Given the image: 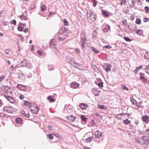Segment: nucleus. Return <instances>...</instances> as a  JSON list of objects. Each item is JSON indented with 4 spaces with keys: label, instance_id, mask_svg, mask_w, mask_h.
<instances>
[{
    "label": "nucleus",
    "instance_id": "40",
    "mask_svg": "<svg viewBox=\"0 0 149 149\" xmlns=\"http://www.w3.org/2000/svg\"><path fill=\"white\" fill-rule=\"evenodd\" d=\"M10 22L11 24H13L14 25H16V21L15 20H11Z\"/></svg>",
    "mask_w": 149,
    "mask_h": 149
},
{
    "label": "nucleus",
    "instance_id": "32",
    "mask_svg": "<svg viewBox=\"0 0 149 149\" xmlns=\"http://www.w3.org/2000/svg\"><path fill=\"white\" fill-rule=\"evenodd\" d=\"M23 28V27L22 26L21 24H19L17 27L18 30L19 31H23L22 29Z\"/></svg>",
    "mask_w": 149,
    "mask_h": 149
},
{
    "label": "nucleus",
    "instance_id": "5",
    "mask_svg": "<svg viewBox=\"0 0 149 149\" xmlns=\"http://www.w3.org/2000/svg\"><path fill=\"white\" fill-rule=\"evenodd\" d=\"M29 109L31 112L33 114H36L39 111V108L38 107H32L31 106H29Z\"/></svg>",
    "mask_w": 149,
    "mask_h": 149
},
{
    "label": "nucleus",
    "instance_id": "27",
    "mask_svg": "<svg viewBox=\"0 0 149 149\" xmlns=\"http://www.w3.org/2000/svg\"><path fill=\"white\" fill-rule=\"evenodd\" d=\"M41 11H44L47 9L46 7L43 4L41 6Z\"/></svg>",
    "mask_w": 149,
    "mask_h": 149
},
{
    "label": "nucleus",
    "instance_id": "14",
    "mask_svg": "<svg viewBox=\"0 0 149 149\" xmlns=\"http://www.w3.org/2000/svg\"><path fill=\"white\" fill-rule=\"evenodd\" d=\"M29 64V63L27 62L26 60H24L23 61H21L20 63L21 66L22 67L26 66L28 65Z\"/></svg>",
    "mask_w": 149,
    "mask_h": 149
},
{
    "label": "nucleus",
    "instance_id": "33",
    "mask_svg": "<svg viewBox=\"0 0 149 149\" xmlns=\"http://www.w3.org/2000/svg\"><path fill=\"white\" fill-rule=\"evenodd\" d=\"M23 104L26 105V106H28L29 105L31 104V103L29 102H28L26 101H23Z\"/></svg>",
    "mask_w": 149,
    "mask_h": 149
},
{
    "label": "nucleus",
    "instance_id": "23",
    "mask_svg": "<svg viewBox=\"0 0 149 149\" xmlns=\"http://www.w3.org/2000/svg\"><path fill=\"white\" fill-rule=\"evenodd\" d=\"M136 33L139 36H142L143 34V31L142 30L138 29L136 31Z\"/></svg>",
    "mask_w": 149,
    "mask_h": 149
},
{
    "label": "nucleus",
    "instance_id": "49",
    "mask_svg": "<svg viewBox=\"0 0 149 149\" xmlns=\"http://www.w3.org/2000/svg\"><path fill=\"white\" fill-rule=\"evenodd\" d=\"M37 53L40 56H42L43 54V52L40 50L38 51Z\"/></svg>",
    "mask_w": 149,
    "mask_h": 149
},
{
    "label": "nucleus",
    "instance_id": "50",
    "mask_svg": "<svg viewBox=\"0 0 149 149\" xmlns=\"http://www.w3.org/2000/svg\"><path fill=\"white\" fill-rule=\"evenodd\" d=\"M97 35V32L96 31H94L93 33V38L95 37Z\"/></svg>",
    "mask_w": 149,
    "mask_h": 149
},
{
    "label": "nucleus",
    "instance_id": "43",
    "mask_svg": "<svg viewBox=\"0 0 149 149\" xmlns=\"http://www.w3.org/2000/svg\"><path fill=\"white\" fill-rule=\"evenodd\" d=\"M122 87L123 88L124 90H126L127 91H129V89L128 88L126 87L125 85H122Z\"/></svg>",
    "mask_w": 149,
    "mask_h": 149
},
{
    "label": "nucleus",
    "instance_id": "7",
    "mask_svg": "<svg viewBox=\"0 0 149 149\" xmlns=\"http://www.w3.org/2000/svg\"><path fill=\"white\" fill-rule=\"evenodd\" d=\"M3 110L5 113H12L13 111V108L10 106H6L3 108Z\"/></svg>",
    "mask_w": 149,
    "mask_h": 149
},
{
    "label": "nucleus",
    "instance_id": "52",
    "mask_svg": "<svg viewBox=\"0 0 149 149\" xmlns=\"http://www.w3.org/2000/svg\"><path fill=\"white\" fill-rule=\"evenodd\" d=\"M63 22L64 23V24L65 26H68V22L65 19L63 20Z\"/></svg>",
    "mask_w": 149,
    "mask_h": 149
},
{
    "label": "nucleus",
    "instance_id": "44",
    "mask_svg": "<svg viewBox=\"0 0 149 149\" xmlns=\"http://www.w3.org/2000/svg\"><path fill=\"white\" fill-rule=\"evenodd\" d=\"M131 100L133 105L136 104V103H137V102L134 99Z\"/></svg>",
    "mask_w": 149,
    "mask_h": 149
},
{
    "label": "nucleus",
    "instance_id": "3",
    "mask_svg": "<svg viewBox=\"0 0 149 149\" xmlns=\"http://www.w3.org/2000/svg\"><path fill=\"white\" fill-rule=\"evenodd\" d=\"M90 41L87 40V38L85 37L82 38L80 41L81 46L82 48H84L85 47L84 44L85 43L87 44V46L90 45Z\"/></svg>",
    "mask_w": 149,
    "mask_h": 149
},
{
    "label": "nucleus",
    "instance_id": "35",
    "mask_svg": "<svg viewBox=\"0 0 149 149\" xmlns=\"http://www.w3.org/2000/svg\"><path fill=\"white\" fill-rule=\"evenodd\" d=\"M54 136H56V137H58L60 139H61L62 138V137L60 135L58 134H57V133L54 134Z\"/></svg>",
    "mask_w": 149,
    "mask_h": 149
},
{
    "label": "nucleus",
    "instance_id": "46",
    "mask_svg": "<svg viewBox=\"0 0 149 149\" xmlns=\"http://www.w3.org/2000/svg\"><path fill=\"white\" fill-rule=\"evenodd\" d=\"M92 68L93 69L95 70V71H97V70H98V68L95 65H92Z\"/></svg>",
    "mask_w": 149,
    "mask_h": 149
},
{
    "label": "nucleus",
    "instance_id": "62",
    "mask_svg": "<svg viewBox=\"0 0 149 149\" xmlns=\"http://www.w3.org/2000/svg\"><path fill=\"white\" fill-rule=\"evenodd\" d=\"M19 97L21 100H22L24 98V96L23 95H20Z\"/></svg>",
    "mask_w": 149,
    "mask_h": 149
},
{
    "label": "nucleus",
    "instance_id": "42",
    "mask_svg": "<svg viewBox=\"0 0 149 149\" xmlns=\"http://www.w3.org/2000/svg\"><path fill=\"white\" fill-rule=\"evenodd\" d=\"M92 2L93 3V6L94 7H95L97 5V2L95 0H92Z\"/></svg>",
    "mask_w": 149,
    "mask_h": 149
},
{
    "label": "nucleus",
    "instance_id": "4",
    "mask_svg": "<svg viewBox=\"0 0 149 149\" xmlns=\"http://www.w3.org/2000/svg\"><path fill=\"white\" fill-rule=\"evenodd\" d=\"M56 43L55 40L54 39L51 40L49 42V46L51 48L54 49L55 51L57 53V49L56 47Z\"/></svg>",
    "mask_w": 149,
    "mask_h": 149
},
{
    "label": "nucleus",
    "instance_id": "57",
    "mask_svg": "<svg viewBox=\"0 0 149 149\" xmlns=\"http://www.w3.org/2000/svg\"><path fill=\"white\" fill-rule=\"evenodd\" d=\"M10 70L11 71H13L14 70H15V68H14V67H13V66L12 65L11 67L10 68Z\"/></svg>",
    "mask_w": 149,
    "mask_h": 149
},
{
    "label": "nucleus",
    "instance_id": "45",
    "mask_svg": "<svg viewBox=\"0 0 149 149\" xmlns=\"http://www.w3.org/2000/svg\"><path fill=\"white\" fill-rule=\"evenodd\" d=\"M124 122L126 124L130 123V121H129L128 119H126L124 120Z\"/></svg>",
    "mask_w": 149,
    "mask_h": 149
},
{
    "label": "nucleus",
    "instance_id": "38",
    "mask_svg": "<svg viewBox=\"0 0 149 149\" xmlns=\"http://www.w3.org/2000/svg\"><path fill=\"white\" fill-rule=\"evenodd\" d=\"M141 22V20L140 19H137L136 20V23L138 24H140Z\"/></svg>",
    "mask_w": 149,
    "mask_h": 149
},
{
    "label": "nucleus",
    "instance_id": "58",
    "mask_svg": "<svg viewBox=\"0 0 149 149\" xmlns=\"http://www.w3.org/2000/svg\"><path fill=\"white\" fill-rule=\"evenodd\" d=\"M143 21L144 22H148L149 21V19L148 18H144Z\"/></svg>",
    "mask_w": 149,
    "mask_h": 149
},
{
    "label": "nucleus",
    "instance_id": "48",
    "mask_svg": "<svg viewBox=\"0 0 149 149\" xmlns=\"http://www.w3.org/2000/svg\"><path fill=\"white\" fill-rule=\"evenodd\" d=\"M97 85L100 87H103V83L102 82H100L98 83Z\"/></svg>",
    "mask_w": 149,
    "mask_h": 149
},
{
    "label": "nucleus",
    "instance_id": "51",
    "mask_svg": "<svg viewBox=\"0 0 149 149\" xmlns=\"http://www.w3.org/2000/svg\"><path fill=\"white\" fill-rule=\"evenodd\" d=\"M47 136L50 139H52L53 138V136L51 134H48Z\"/></svg>",
    "mask_w": 149,
    "mask_h": 149
},
{
    "label": "nucleus",
    "instance_id": "54",
    "mask_svg": "<svg viewBox=\"0 0 149 149\" xmlns=\"http://www.w3.org/2000/svg\"><path fill=\"white\" fill-rule=\"evenodd\" d=\"M5 78V76L4 75H2L0 77V83Z\"/></svg>",
    "mask_w": 149,
    "mask_h": 149
},
{
    "label": "nucleus",
    "instance_id": "24",
    "mask_svg": "<svg viewBox=\"0 0 149 149\" xmlns=\"http://www.w3.org/2000/svg\"><path fill=\"white\" fill-rule=\"evenodd\" d=\"M6 13V11L5 10L1 11L0 13V17H2L5 16Z\"/></svg>",
    "mask_w": 149,
    "mask_h": 149
},
{
    "label": "nucleus",
    "instance_id": "63",
    "mask_svg": "<svg viewBox=\"0 0 149 149\" xmlns=\"http://www.w3.org/2000/svg\"><path fill=\"white\" fill-rule=\"evenodd\" d=\"M23 31L25 33H27L28 31V29L26 28Z\"/></svg>",
    "mask_w": 149,
    "mask_h": 149
},
{
    "label": "nucleus",
    "instance_id": "34",
    "mask_svg": "<svg viewBox=\"0 0 149 149\" xmlns=\"http://www.w3.org/2000/svg\"><path fill=\"white\" fill-rule=\"evenodd\" d=\"M98 107L99 108H100L101 109H105L106 108V107L103 105H101L100 106L98 105Z\"/></svg>",
    "mask_w": 149,
    "mask_h": 149
},
{
    "label": "nucleus",
    "instance_id": "20",
    "mask_svg": "<svg viewBox=\"0 0 149 149\" xmlns=\"http://www.w3.org/2000/svg\"><path fill=\"white\" fill-rule=\"evenodd\" d=\"M15 122L16 123L20 124L22 123V120L21 118H18L15 119Z\"/></svg>",
    "mask_w": 149,
    "mask_h": 149
},
{
    "label": "nucleus",
    "instance_id": "64",
    "mask_svg": "<svg viewBox=\"0 0 149 149\" xmlns=\"http://www.w3.org/2000/svg\"><path fill=\"white\" fill-rule=\"evenodd\" d=\"M75 50L76 51L78 52H80V50L79 48H76L75 49Z\"/></svg>",
    "mask_w": 149,
    "mask_h": 149
},
{
    "label": "nucleus",
    "instance_id": "25",
    "mask_svg": "<svg viewBox=\"0 0 149 149\" xmlns=\"http://www.w3.org/2000/svg\"><path fill=\"white\" fill-rule=\"evenodd\" d=\"M148 116H143L142 118L143 120L145 122H146V123H147V122L148 119Z\"/></svg>",
    "mask_w": 149,
    "mask_h": 149
},
{
    "label": "nucleus",
    "instance_id": "59",
    "mask_svg": "<svg viewBox=\"0 0 149 149\" xmlns=\"http://www.w3.org/2000/svg\"><path fill=\"white\" fill-rule=\"evenodd\" d=\"M139 71V70L138 69L136 68L135 70H134V73L135 74H136Z\"/></svg>",
    "mask_w": 149,
    "mask_h": 149
},
{
    "label": "nucleus",
    "instance_id": "28",
    "mask_svg": "<svg viewBox=\"0 0 149 149\" xmlns=\"http://www.w3.org/2000/svg\"><path fill=\"white\" fill-rule=\"evenodd\" d=\"M123 25H124L125 26H127L128 25V23L126 19H124L122 21Z\"/></svg>",
    "mask_w": 149,
    "mask_h": 149
},
{
    "label": "nucleus",
    "instance_id": "8",
    "mask_svg": "<svg viewBox=\"0 0 149 149\" xmlns=\"http://www.w3.org/2000/svg\"><path fill=\"white\" fill-rule=\"evenodd\" d=\"M95 136V138H96V139L95 140V141L97 142V143H99L100 141L99 140H97V138H99L101 137L102 135V133L99 132L98 131H97L94 134Z\"/></svg>",
    "mask_w": 149,
    "mask_h": 149
},
{
    "label": "nucleus",
    "instance_id": "17",
    "mask_svg": "<svg viewBox=\"0 0 149 149\" xmlns=\"http://www.w3.org/2000/svg\"><path fill=\"white\" fill-rule=\"evenodd\" d=\"M18 17H19L20 19L22 21L26 20L28 19L23 14H22L21 15L18 16Z\"/></svg>",
    "mask_w": 149,
    "mask_h": 149
},
{
    "label": "nucleus",
    "instance_id": "2",
    "mask_svg": "<svg viewBox=\"0 0 149 149\" xmlns=\"http://www.w3.org/2000/svg\"><path fill=\"white\" fill-rule=\"evenodd\" d=\"M87 17L88 20L92 21H94L96 19V15L93 11H91L90 13H87Z\"/></svg>",
    "mask_w": 149,
    "mask_h": 149
},
{
    "label": "nucleus",
    "instance_id": "9",
    "mask_svg": "<svg viewBox=\"0 0 149 149\" xmlns=\"http://www.w3.org/2000/svg\"><path fill=\"white\" fill-rule=\"evenodd\" d=\"M140 79L142 80L143 82H144L145 83L147 82V80L145 78V76L144 73L141 72L140 73Z\"/></svg>",
    "mask_w": 149,
    "mask_h": 149
},
{
    "label": "nucleus",
    "instance_id": "56",
    "mask_svg": "<svg viewBox=\"0 0 149 149\" xmlns=\"http://www.w3.org/2000/svg\"><path fill=\"white\" fill-rule=\"evenodd\" d=\"M103 47L106 49H110L111 47L109 45H106L104 46Z\"/></svg>",
    "mask_w": 149,
    "mask_h": 149
},
{
    "label": "nucleus",
    "instance_id": "15",
    "mask_svg": "<svg viewBox=\"0 0 149 149\" xmlns=\"http://www.w3.org/2000/svg\"><path fill=\"white\" fill-rule=\"evenodd\" d=\"M142 140L144 144L147 145L149 143V139L145 137H142Z\"/></svg>",
    "mask_w": 149,
    "mask_h": 149
},
{
    "label": "nucleus",
    "instance_id": "55",
    "mask_svg": "<svg viewBox=\"0 0 149 149\" xmlns=\"http://www.w3.org/2000/svg\"><path fill=\"white\" fill-rule=\"evenodd\" d=\"M48 70H51L54 69L52 68V66L50 65H48Z\"/></svg>",
    "mask_w": 149,
    "mask_h": 149
},
{
    "label": "nucleus",
    "instance_id": "21",
    "mask_svg": "<svg viewBox=\"0 0 149 149\" xmlns=\"http://www.w3.org/2000/svg\"><path fill=\"white\" fill-rule=\"evenodd\" d=\"M79 106L82 110L86 109L87 107V106L83 103L79 105Z\"/></svg>",
    "mask_w": 149,
    "mask_h": 149
},
{
    "label": "nucleus",
    "instance_id": "12",
    "mask_svg": "<svg viewBox=\"0 0 149 149\" xmlns=\"http://www.w3.org/2000/svg\"><path fill=\"white\" fill-rule=\"evenodd\" d=\"M79 84L76 82H73L72 83L70 84L71 88H75L79 87Z\"/></svg>",
    "mask_w": 149,
    "mask_h": 149
},
{
    "label": "nucleus",
    "instance_id": "29",
    "mask_svg": "<svg viewBox=\"0 0 149 149\" xmlns=\"http://www.w3.org/2000/svg\"><path fill=\"white\" fill-rule=\"evenodd\" d=\"M91 49L93 52H94L96 54H97L99 52V51L98 50H97L94 47H92L91 48Z\"/></svg>",
    "mask_w": 149,
    "mask_h": 149
},
{
    "label": "nucleus",
    "instance_id": "1",
    "mask_svg": "<svg viewBox=\"0 0 149 149\" xmlns=\"http://www.w3.org/2000/svg\"><path fill=\"white\" fill-rule=\"evenodd\" d=\"M68 35V33L67 32L60 31L56 35L58 37L57 40L58 42L63 41L66 38Z\"/></svg>",
    "mask_w": 149,
    "mask_h": 149
},
{
    "label": "nucleus",
    "instance_id": "36",
    "mask_svg": "<svg viewBox=\"0 0 149 149\" xmlns=\"http://www.w3.org/2000/svg\"><path fill=\"white\" fill-rule=\"evenodd\" d=\"M109 26H108L107 27H105L103 29L104 31L105 32H108V30L109 29Z\"/></svg>",
    "mask_w": 149,
    "mask_h": 149
},
{
    "label": "nucleus",
    "instance_id": "31",
    "mask_svg": "<svg viewBox=\"0 0 149 149\" xmlns=\"http://www.w3.org/2000/svg\"><path fill=\"white\" fill-rule=\"evenodd\" d=\"M93 137H89L86 139V141L88 143L91 142L92 140Z\"/></svg>",
    "mask_w": 149,
    "mask_h": 149
},
{
    "label": "nucleus",
    "instance_id": "18",
    "mask_svg": "<svg viewBox=\"0 0 149 149\" xmlns=\"http://www.w3.org/2000/svg\"><path fill=\"white\" fill-rule=\"evenodd\" d=\"M71 64L77 68H78L77 66L82 67V65H81L79 64L76 62H72L71 63Z\"/></svg>",
    "mask_w": 149,
    "mask_h": 149
},
{
    "label": "nucleus",
    "instance_id": "53",
    "mask_svg": "<svg viewBox=\"0 0 149 149\" xmlns=\"http://www.w3.org/2000/svg\"><path fill=\"white\" fill-rule=\"evenodd\" d=\"M18 36L20 37V40L22 41H23L24 39V37L21 35L19 34Z\"/></svg>",
    "mask_w": 149,
    "mask_h": 149
},
{
    "label": "nucleus",
    "instance_id": "10",
    "mask_svg": "<svg viewBox=\"0 0 149 149\" xmlns=\"http://www.w3.org/2000/svg\"><path fill=\"white\" fill-rule=\"evenodd\" d=\"M5 97L8 101H9L11 103H14L15 102V99L12 97L8 95H5Z\"/></svg>",
    "mask_w": 149,
    "mask_h": 149
},
{
    "label": "nucleus",
    "instance_id": "60",
    "mask_svg": "<svg viewBox=\"0 0 149 149\" xmlns=\"http://www.w3.org/2000/svg\"><path fill=\"white\" fill-rule=\"evenodd\" d=\"M19 24H21V25H22V26H23V27L25 26H26V24L25 23L23 24L21 22H19Z\"/></svg>",
    "mask_w": 149,
    "mask_h": 149
},
{
    "label": "nucleus",
    "instance_id": "26",
    "mask_svg": "<svg viewBox=\"0 0 149 149\" xmlns=\"http://www.w3.org/2000/svg\"><path fill=\"white\" fill-rule=\"evenodd\" d=\"M144 57L146 59H149V52H146L144 55Z\"/></svg>",
    "mask_w": 149,
    "mask_h": 149
},
{
    "label": "nucleus",
    "instance_id": "22",
    "mask_svg": "<svg viewBox=\"0 0 149 149\" xmlns=\"http://www.w3.org/2000/svg\"><path fill=\"white\" fill-rule=\"evenodd\" d=\"M47 100L50 102H54L55 100L51 96H49L47 97Z\"/></svg>",
    "mask_w": 149,
    "mask_h": 149
},
{
    "label": "nucleus",
    "instance_id": "30",
    "mask_svg": "<svg viewBox=\"0 0 149 149\" xmlns=\"http://www.w3.org/2000/svg\"><path fill=\"white\" fill-rule=\"evenodd\" d=\"M18 78L19 79H20L23 80L24 79V75L22 74H19L18 76Z\"/></svg>",
    "mask_w": 149,
    "mask_h": 149
},
{
    "label": "nucleus",
    "instance_id": "16",
    "mask_svg": "<svg viewBox=\"0 0 149 149\" xmlns=\"http://www.w3.org/2000/svg\"><path fill=\"white\" fill-rule=\"evenodd\" d=\"M76 118L74 117L73 116L71 115L68 117V120L70 122H73L75 119Z\"/></svg>",
    "mask_w": 149,
    "mask_h": 149
},
{
    "label": "nucleus",
    "instance_id": "11",
    "mask_svg": "<svg viewBox=\"0 0 149 149\" xmlns=\"http://www.w3.org/2000/svg\"><path fill=\"white\" fill-rule=\"evenodd\" d=\"M16 87L17 88L21 90L24 91H26V86L23 85L21 84H17Z\"/></svg>",
    "mask_w": 149,
    "mask_h": 149
},
{
    "label": "nucleus",
    "instance_id": "41",
    "mask_svg": "<svg viewBox=\"0 0 149 149\" xmlns=\"http://www.w3.org/2000/svg\"><path fill=\"white\" fill-rule=\"evenodd\" d=\"M124 38L127 42H130L132 40L129 38L126 37H124Z\"/></svg>",
    "mask_w": 149,
    "mask_h": 149
},
{
    "label": "nucleus",
    "instance_id": "47",
    "mask_svg": "<svg viewBox=\"0 0 149 149\" xmlns=\"http://www.w3.org/2000/svg\"><path fill=\"white\" fill-rule=\"evenodd\" d=\"M72 58H70L69 57H67L66 58V60L69 63L70 62L72 61Z\"/></svg>",
    "mask_w": 149,
    "mask_h": 149
},
{
    "label": "nucleus",
    "instance_id": "39",
    "mask_svg": "<svg viewBox=\"0 0 149 149\" xmlns=\"http://www.w3.org/2000/svg\"><path fill=\"white\" fill-rule=\"evenodd\" d=\"M102 13L106 17H108L109 16V15L107 14V13L104 11H102Z\"/></svg>",
    "mask_w": 149,
    "mask_h": 149
},
{
    "label": "nucleus",
    "instance_id": "6",
    "mask_svg": "<svg viewBox=\"0 0 149 149\" xmlns=\"http://www.w3.org/2000/svg\"><path fill=\"white\" fill-rule=\"evenodd\" d=\"M72 107L70 105V104L68 105H65V108L64 109V111H65L63 112L69 113L72 111Z\"/></svg>",
    "mask_w": 149,
    "mask_h": 149
},
{
    "label": "nucleus",
    "instance_id": "13",
    "mask_svg": "<svg viewBox=\"0 0 149 149\" xmlns=\"http://www.w3.org/2000/svg\"><path fill=\"white\" fill-rule=\"evenodd\" d=\"M80 118L83 124H85L87 120V118L84 116L83 115H81Z\"/></svg>",
    "mask_w": 149,
    "mask_h": 149
},
{
    "label": "nucleus",
    "instance_id": "37",
    "mask_svg": "<svg viewBox=\"0 0 149 149\" xmlns=\"http://www.w3.org/2000/svg\"><path fill=\"white\" fill-rule=\"evenodd\" d=\"M144 9L146 11V12L148 13H149V8L148 6H145Z\"/></svg>",
    "mask_w": 149,
    "mask_h": 149
},
{
    "label": "nucleus",
    "instance_id": "19",
    "mask_svg": "<svg viewBox=\"0 0 149 149\" xmlns=\"http://www.w3.org/2000/svg\"><path fill=\"white\" fill-rule=\"evenodd\" d=\"M112 66L111 64H108L107 66V67L106 69V71L107 72H108L110 71L111 68Z\"/></svg>",
    "mask_w": 149,
    "mask_h": 149
},
{
    "label": "nucleus",
    "instance_id": "61",
    "mask_svg": "<svg viewBox=\"0 0 149 149\" xmlns=\"http://www.w3.org/2000/svg\"><path fill=\"white\" fill-rule=\"evenodd\" d=\"M9 52H10V51H9V49L6 50L5 51V53L6 54H8V53H9Z\"/></svg>",
    "mask_w": 149,
    "mask_h": 149
}]
</instances>
